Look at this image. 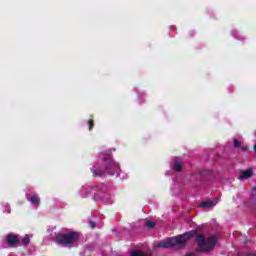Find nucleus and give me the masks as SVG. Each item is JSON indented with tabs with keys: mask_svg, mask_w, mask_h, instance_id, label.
Masks as SVG:
<instances>
[{
	"mask_svg": "<svg viewBox=\"0 0 256 256\" xmlns=\"http://www.w3.org/2000/svg\"><path fill=\"white\" fill-rule=\"evenodd\" d=\"M172 168L174 171H181L183 169V161H181L179 158H175Z\"/></svg>",
	"mask_w": 256,
	"mask_h": 256,
	"instance_id": "10",
	"label": "nucleus"
},
{
	"mask_svg": "<svg viewBox=\"0 0 256 256\" xmlns=\"http://www.w3.org/2000/svg\"><path fill=\"white\" fill-rule=\"evenodd\" d=\"M193 237H195V231L186 232L176 237L154 242L153 249H183L187 245V241Z\"/></svg>",
	"mask_w": 256,
	"mask_h": 256,
	"instance_id": "2",
	"label": "nucleus"
},
{
	"mask_svg": "<svg viewBox=\"0 0 256 256\" xmlns=\"http://www.w3.org/2000/svg\"><path fill=\"white\" fill-rule=\"evenodd\" d=\"M92 191H94L95 201L111 203V192H109V188L105 184L98 185L95 189L91 188V186H82L79 190V195L82 198L89 197Z\"/></svg>",
	"mask_w": 256,
	"mask_h": 256,
	"instance_id": "3",
	"label": "nucleus"
},
{
	"mask_svg": "<svg viewBox=\"0 0 256 256\" xmlns=\"http://www.w3.org/2000/svg\"><path fill=\"white\" fill-rule=\"evenodd\" d=\"M217 203H218L217 200H208L200 203V207H202L203 209H213V207H215Z\"/></svg>",
	"mask_w": 256,
	"mask_h": 256,
	"instance_id": "8",
	"label": "nucleus"
},
{
	"mask_svg": "<svg viewBox=\"0 0 256 256\" xmlns=\"http://www.w3.org/2000/svg\"><path fill=\"white\" fill-rule=\"evenodd\" d=\"M7 213H11V208L8 206Z\"/></svg>",
	"mask_w": 256,
	"mask_h": 256,
	"instance_id": "18",
	"label": "nucleus"
},
{
	"mask_svg": "<svg viewBox=\"0 0 256 256\" xmlns=\"http://www.w3.org/2000/svg\"><path fill=\"white\" fill-rule=\"evenodd\" d=\"M89 227H90L91 229H95V227H97V225L95 224V222L90 221V222H89Z\"/></svg>",
	"mask_w": 256,
	"mask_h": 256,
	"instance_id": "16",
	"label": "nucleus"
},
{
	"mask_svg": "<svg viewBox=\"0 0 256 256\" xmlns=\"http://www.w3.org/2000/svg\"><path fill=\"white\" fill-rule=\"evenodd\" d=\"M166 175H169V172H166Z\"/></svg>",
	"mask_w": 256,
	"mask_h": 256,
	"instance_id": "21",
	"label": "nucleus"
},
{
	"mask_svg": "<svg viewBox=\"0 0 256 256\" xmlns=\"http://www.w3.org/2000/svg\"><path fill=\"white\" fill-rule=\"evenodd\" d=\"M196 243L198 244V251L200 253H211L219 245V237L217 235H210L208 237L198 235L196 237Z\"/></svg>",
	"mask_w": 256,
	"mask_h": 256,
	"instance_id": "4",
	"label": "nucleus"
},
{
	"mask_svg": "<svg viewBox=\"0 0 256 256\" xmlns=\"http://www.w3.org/2000/svg\"><path fill=\"white\" fill-rule=\"evenodd\" d=\"M6 243H8L10 247H19V245H21V240H19V236L15 234H9L6 237Z\"/></svg>",
	"mask_w": 256,
	"mask_h": 256,
	"instance_id": "6",
	"label": "nucleus"
},
{
	"mask_svg": "<svg viewBox=\"0 0 256 256\" xmlns=\"http://www.w3.org/2000/svg\"><path fill=\"white\" fill-rule=\"evenodd\" d=\"M131 256H151V255L145 254L139 250H135L131 252Z\"/></svg>",
	"mask_w": 256,
	"mask_h": 256,
	"instance_id": "13",
	"label": "nucleus"
},
{
	"mask_svg": "<svg viewBox=\"0 0 256 256\" xmlns=\"http://www.w3.org/2000/svg\"><path fill=\"white\" fill-rule=\"evenodd\" d=\"M121 179H125V176H122Z\"/></svg>",
	"mask_w": 256,
	"mask_h": 256,
	"instance_id": "20",
	"label": "nucleus"
},
{
	"mask_svg": "<svg viewBox=\"0 0 256 256\" xmlns=\"http://www.w3.org/2000/svg\"><path fill=\"white\" fill-rule=\"evenodd\" d=\"M27 201L31 203L32 205H35V207H39V203H41V198L38 195H26Z\"/></svg>",
	"mask_w": 256,
	"mask_h": 256,
	"instance_id": "7",
	"label": "nucleus"
},
{
	"mask_svg": "<svg viewBox=\"0 0 256 256\" xmlns=\"http://www.w3.org/2000/svg\"><path fill=\"white\" fill-rule=\"evenodd\" d=\"M81 239V233L70 232L67 234H55L53 240L59 245H71V243H77Z\"/></svg>",
	"mask_w": 256,
	"mask_h": 256,
	"instance_id": "5",
	"label": "nucleus"
},
{
	"mask_svg": "<svg viewBox=\"0 0 256 256\" xmlns=\"http://www.w3.org/2000/svg\"><path fill=\"white\" fill-rule=\"evenodd\" d=\"M231 35L234 36L235 39L241 40L243 37H241V34L237 30H232Z\"/></svg>",
	"mask_w": 256,
	"mask_h": 256,
	"instance_id": "12",
	"label": "nucleus"
},
{
	"mask_svg": "<svg viewBox=\"0 0 256 256\" xmlns=\"http://www.w3.org/2000/svg\"><path fill=\"white\" fill-rule=\"evenodd\" d=\"M146 227H148V229H153V227H155V222L148 220L146 222Z\"/></svg>",
	"mask_w": 256,
	"mask_h": 256,
	"instance_id": "14",
	"label": "nucleus"
},
{
	"mask_svg": "<svg viewBox=\"0 0 256 256\" xmlns=\"http://www.w3.org/2000/svg\"><path fill=\"white\" fill-rule=\"evenodd\" d=\"M88 125H89V130L91 131V129L93 128V121L89 120Z\"/></svg>",
	"mask_w": 256,
	"mask_h": 256,
	"instance_id": "17",
	"label": "nucleus"
},
{
	"mask_svg": "<svg viewBox=\"0 0 256 256\" xmlns=\"http://www.w3.org/2000/svg\"><path fill=\"white\" fill-rule=\"evenodd\" d=\"M243 151H247V147H243Z\"/></svg>",
	"mask_w": 256,
	"mask_h": 256,
	"instance_id": "19",
	"label": "nucleus"
},
{
	"mask_svg": "<svg viewBox=\"0 0 256 256\" xmlns=\"http://www.w3.org/2000/svg\"><path fill=\"white\" fill-rule=\"evenodd\" d=\"M31 239H33V235L31 234H26L20 241V245L23 247H27L31 243Z\"/></svg>",
	"mask_w": 256,
	"mask_h": 256,
	"instance_id": "9",
	"label": "nucleus"
},
{
	"mask_svg": "<svg viewBox=\"0 0 256 256\" xmlns=\"http://www.w3.org/2000/svg\"><path fill=\"white\" fill-rule=\"evenodd\" d=\"M253 176V171L251 170H246V171H243L240 176H239V179H241V181H245V179H249L250 177Z\"/></svg>",
	"mask_w": 256,
	"mask_h": 256,
	"instance_id": "11",
	"label": "nucleus"
},
{
	"mask_svg": "<svg viewBox=\"0 0 256 256\" xmlns=\"http://www.w3.org/2000/svg\"><path fill=\"white\" fill-rule=\"evenodd\" d=\"M234 147H241V142H239V140H234Z\"/></svg>",
	"mask_w": 256,
	"mask_h": 256,
	"instance_id": "15",
	"label": "nucleus"
},
{
	"mask_svg": "<svg viewBox=\"0 0 256 256\" xmlns=\"http://www.w3.org/2000/svg\"><path fill=\"white\" fill-rule=\"evenodd\" d=\"M94 177H101L107 173V175H117L121 177V167L117 162L111 158V155L101 152L97 158L96 165L91 169Z\"/></svg>",
	"mask_w": 256,
	"mask_h": 256,
	"instance_id": "1",
	"label": "nucleus"
}]
</instances>
